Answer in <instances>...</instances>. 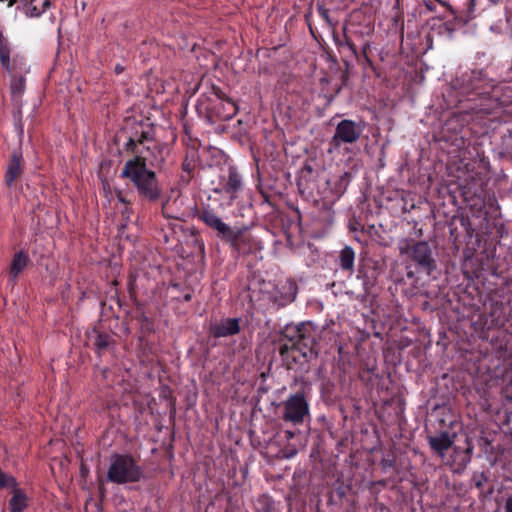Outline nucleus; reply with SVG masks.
Here are the masks:
<instances>
[{
    "label": "nucleus",
    "instance_id": "1",
    "mask_svg": "<svg viewBox=\"0 0 512 512\" xmlns=\"http://www.w3.org/2000/svg\"><path fill=\"white\" fill-rule=\"evenodd\" d=\"M124 150L131 157L125 161L120 178L128 180L135 188L138 197L148 203H156L162 198V187L153 169H161L165 163L163 148L154 144V135L148 125L135 122L130 129L125 128Z\"/></svg>",
    "mask_w": 512,
    "mask_h": 512
},
{
    "label": "nucleus",
    "instance_id": "2",
    "mask_svg": "<svg viewBox=\"0 0 512 512\" xmlns=\"http://www.w3.org/2000/svg\"><path fill=\"white\" fill-rule=\"evenodd\" d=\"M319 331L311 322L287 324L280 331L279 354L288 370L318 357Z\"/></svg>",
    "mask_w": 512,
    "mask_h": 512
},
{
    "label": "nucleus",
    "instance_id": "3",
    "mask_svg": "<svg viewBox=\"0 0 512 512\" xmlns=\"http://www.w3.org/2000/svg\"><path fill=\"white\" fill-rule=\"evenodd\" d=\"M398 248L400 254L409 261L406 265V278L413 285H417L422 277H429L437 270V250L429 242L412 238L402 239Z\"/></svg>",
    "mask_w": 512,
    "mask_h": 512
},
{
    "label": "nucleus",
    "instance_id": "4",
    "mask_svg": "<svg viewBox=\"0 0 512 512\" xmlns=\"http://www.w3.org/2000/svg\"><path fill=\"white\" fill-rule=\"evenodd\" d=\"M144 478L143 468L130 454H114L111 456L107 471V481L122 485L136 483Z\"/></svg>",
    "mask_w": 512,
    "mask_h": 512
},
{
    "label": "nucleus",
    "instance_id": "5",
    "mask_svg": "<svg viewBox=\"0 0 512 512\" xmlns=\"http://www.w3.org/2000/svg\"><path fill=\"white\" fill-rule=\"evenodd\" d=\"M309 391L300 389L282 402V420L293 425H302L310 418Z\"/></svg>",
    "mask_w": 512,
    "mask_h": 512
},
{
    "label": "nucleus",
    "instance_id": "6",
    "mask_svg": "<svg viewBox=\"0 0 512 512\" xmlns=\"http://www.w3.org/2000/svg\"><path fill=\"white\" fill-rule=\"evenodd\" d=\"M238 255L255 254L263 249V244L247 227H234L225 241Z\"/></svg>",
    "mask_w": 512,
    "mask_h": 512
},
{
    "label": "nucleus",
    "instance_id": "7",
    "mask_svg": "<svg viewBox=\"0 0 512 512\" xmlns=\"http://www.w3.org/2000/svg\"><path fill=\"white\" fill-rule=\"evenodd\" d=\"M356 18V15H352L343 27L344 43L336 41L339 46L345 45L351 54H357L355 40L363 44L364 41H367L366 37L370 36L374 30L370 21H358Z\"/></svg>",
    "mask_w": 512,
    "mask_h": 512
},
{
    "label": "nucleus",
    "instance_id": "8",
    "mask_svg": "<svg viewBox=\"0 0 512 512\" xmlns=\"http://www.w3.org/2000/svg\"><path fill=\"white\" fill-rule=\"evenodd\" d=\"M363 130L364 126L360 122L351 119L341 120L336 125L334 135L329 142V152L338 150L343 144L356 143L361 138Z\"/></svg>",
    "mask_w": 512,
    "mask_h": 512
},
{
    "label": "nucleus",
    "instance_id": "9",
    "mask_svg": "<svg viewBox=\"0 0 512 512\" xmlns=\"http://www.w3.org/2000/svg\"><path fill=\"white\" fill-rule=\"evenodd\" d=\"M243 187L244 181L242 175L236 167L229 166L220 174L218 185L213 189V192L219 195L226 194L229 199V204H231L239 197Z\"/></svg>",
    "mask_w": 512,
    "mask_h": 512
},
{
    "label": "nucleus",
    "instance_id": "10",
    "mask_svg": "<svg viewBox=\"0 0 512 512\" xmlns=\"http://www.w3.org/2000/svg\"><path fill=\"white\" fill-rule=\"evenodd\" d=\"M240 331V319L238 318L222 319L219 322L211 323L209 327V333L214 338L234 336Z\"/></svg>",
    "mask_w": 512,
    "mask_h": 512
},
{
    "label": "nucleus",
    "instance_id": "11",
    "mask_svg": "<svg viewBox=\"0 0 512 512\" xmlns=\"http://www.w3.org/2000/svg\"><path fill=\"white\" fill-rule=\"evenodd\" d=\"M24 159L20 150H14L7 164L4 182L8 187H12L15 181L20 178L24 172Z\"/></svg>",
    "mask_w": 512,
    "mask_h": 512
},
{
    "label": "nucleus",
    "instance_id": "12",
    "mask_svg": "<svg viewBox=\"0 0 512 512\" xmlns=\"http://www.w3.org/2000/svg\"><path fill=\"white\" fill-rule=\"evenodd\" d=\"M437 18L442 22L441 28L448 36H451L455 31L463 27L467 23L465 16H458L456 12L451 8L447 7L445 10L437 15Z\"/></svg>",
    "mask_w": 512,
    "mask_h": 512
},
{
    "label": "nucleus",
    "instance_id": "13",
    "mask_svg": "<svg viewBox=\"0 0 512 512\" xmlns=\"http://www.w3.org/2000/svg\"><path fill=\"white\" fill-rule=\"evenodd\" d=\"M220 102L213 107V113L221 121L232 119L238 112L236 103L228 98L221 90L216 91Z\"/></svg>",
    "mask_w": 512,
    "mask_h": 512
},
{
    "label": "nucleus",
    "instance_id": "14",
    "mask_svg": "<svg viewBox=\"0 0 512 512\" xmlns=\"http://www.w3.org/2000/svg\"><path fill=\"white\" fill-rule=\"evenodd\" d=\"M92 334L94 350L99 357L115 350L117 342L111 333L94 328Z\"/></svg>",
    "mask_w": 512,
    "mask_h": 512
},
{
    "label": "nucleus",
    "instance_id": "15",
    "mask_svg": "<svg viewBox=\"0 0 512 512\" xmlns=\"http://www.w3.org/2000/svg\"><path fill=\"white\" fill-rule=\"evenodd\" d=\"M10 52L9 42L0 32V63L6 71L14 73L18 65H24V61L23 58L18 55L11 59Z\"/></svg>",
    "mask_w": 512,
    "mask_h": 512
},
{
    "label": "nucleus",
    "instance_id": "16",
    "mask_svg": "<svg viewBox=\"0 0 512 512\" xmlns=\"http://www.w3.org/2000/svg\"><path fill=\"white\" fill-rule=\"evenodd\" d=\"M19 3L18 9L29 17H39L50 5V0H9L8 6Z\"/></svg>",
    "mask_w": 512,
    "mask_h": 512
},
{
    "label": "nucleus",
    "instance_id": "17",
    "mask_svg": "<svg viewBox=\"0 0 512 512\" xmlns=\"http://www.w3.org/2000/svg\"><path fill=\"white\" fill-rule=\"evenodd\" d=\"M30 263L29 255L26 251H18L14 254L9 267V282L15 285L19 275Z\"/></svg>",
    "mask_w": 512,
    "mask_h": 512
},
{
    "label": "nucleus",
    "instance_id": "18",
    "mask_svg": "<svg viewBox=\"0 0 512 512\" xmlns=\"http://www.w3.org/2000/svg\"><path fill=\"white\" fill-rule=\"evenodd\" d=\"M464 91L467 94L483 95L489 94L484 87V80L482 79L481 71H472L471 74L463 77Z\"/></svg>",
    "mask_w": 512,
    "mask_h": 512
},
{
    "label": "nucleus",
    "instance_id": "19",
    "mask_svg": "<svg viewBox=\"0 0 512 512\" xmlns=\"http://www.w3.org/2000/svg\"><path fill=\"white\" fill-rule=\"evenodd\" d=\"M26 71L25 64L24 65H18L16 72L10 73L12 76L11 79V95L13 101H19L22 97V94L25 91V78L21 74L22 72Z\"/></svg>",
    "mask_w": 512,
    "mask_h": 512
},
{
    "label": "nucleus",
    "instance_id": "20",
    "mask_svg": "<svg viewBox=\"0 0 512 512\" xmlns=\"http://www.w3.org/2000/svg\"><path fill=\"white\" fill-rule=\"evenodd\" d=\"M338 264L342 271L352 275L355 267V251L351 246H344L338 255Z\"/></svg>",
    "mask_w": 512,
    "mask_h": 512
},
{
    "label": "nucleus",
    "instance_id": "21",
    "mask_svg": "<svg viewBox=\"0 0 512 512\" xmlns=\"http://www.w3.org/2000/svg\"><path fill=\"white\" fill-rule=\"evenodd\" d=\"M428 441L431 449L441 455H443V453L453 444V441L447 432H442L439 436H430Z\"/></svg>",
    "mask_w": 512,
    "mask_h": 512
},
{
    "label": "nucleus",
    "instance_id": "22",
    "mask_svg": "<svg viewBox=\"0 0 512 512\" xmlns=\"http://www.w3.org/2000/svg\"><path fill=\"white\" fill-rule=\"evenodd\" d=\"M194 215L205 226L209 225L210 223L221 217L217 210L213 208L210 204H202L200 207L196 209Z\"/></svg>",
    "mask_w": 512,
    "mask_h": 512
},
{
    "label": "nucleus",
    "instance_id": "23",
    "mask_svg": "<svg viewBox=\"0 0 512 512\" xmlns=\"http://www.w3.org/2000/svg\"><path fill=\"white\" fill-rule=\"evenodd\" d=\"M27 507V496L23 490L14 488L13 496L9 500L8 509L10 512H23Z\"/></svg>",
    "mask_w": 512,
    "mask_h": 512
},
{
    "label": "nucleus",
    "instance_id": "24",
    "mask_svg": "<svg viewBox=\"0 0 512 512\" xmlns=\"http://www.w3.org/2000/svg\"><path fill=\"white\" fill-rule=\"evenodd\" d=\"M206 227L215 232L216 236L223 242L227 240L232 230L234 229V227H231L229 224L225 223L221 217Z\"/></svg>",
    "mask_w": 512,
    "mask_h": 512
},
{
    "label": "nucleus",
    "instance_id": "25",
    "mask_svg": "<svg viewBox=\"0 0 512 512\" xmlns=\"http://www.w3.org/2000/svg\"><path fill=\"white\" fill-rule=\"evenodd\" d=\"M351 180L352 174L350 172H344L332 183V193L336 195L337 198H340L346 192Z\"/></svg>",
    "mask_w": 512,
    "mask_h": 512
},
{
    "label": "nucleus",
    "instance_id": "26",
    "mask_svg": "<svg viewBox=\"0 0 512 512\" xmlns=\"http://www.w3.org/2000/svg\"><path fill=\"white\" fill-rule=\"evenodd\" d=\"M370 50V42L369 41H364L363 45H362V49H361V52H358L357 51V54H352L353 56H355V58L357 59V62L362 65V66H368L372 69H374V66H373V61L371 60V58L369 57V52Z\"/></svg>",
    "mask_w": 512,
    "mask_h": 512
},
{
    "label": "nucleus",
    "instance_id": "27",
    "mask_svg": "<svg viewBox=\"0 0 512 512\" xmlns=\"http://www.w3.org/2000/svg\"><path fill=\"white\" fill-rule=\"evenodd\" d=\"M438 6L442 7L443 11L445 10V8H447L444 2L436 0H424L422 3L419 4L418 11L420 15H426L430 12L437 13Z\"/></svg>",
    "mask_w": 512,
    "mask_h": 512
},
{
    "label": "nucleus",
    "instance_id": "28",
    "mask_svg": "<svg viewBox=\"0 0 512 512\" xmlns=\"http://www.w3.org/2000/svg\"><path fill=\"white\" fill-rule=\"evenodd\" d=\"M504 386L502 388V396L507 401H512V369L507 370L503 375Z\"/></svg>",
    "mask_w": 512,
    "mask_h": 512
},
{
    "label": "nucleus",
    "instance_id": "29",
    "mask_svg": "<svg viewBox=\"0 0 512 512\" xmlns=\"http://www.w3.org/2000/svg\"><path fill=\"white\" fill-rule=\"evenodd\" d=\"M287 289L288 291L280 300L277 298L275 300L279 306H285L287 303L293 302L296 298V286L290 284Z\"/></svg>",
    "mask_w": 512,
    "mask_h": 512
},
{
    "label": "nucleus",
    "instance_id": "30",
    "mask_svg": "<svg viewBox=\"0 0 512 512\" xmlns=\"http://www.w3.org/2000/svg\"><path fill=\"white\" fill-rule=\"evenodd\" d=\"M316 9L319 14V16L325 21L328 28H334L335 22L332 21L329 15V10L325 8L324 4L317 2L316 3Z\"/></svg>",
    "mask_w": 512,
    "mask_h": 512
},
{
    "label": "nucleus",
    "instance_id": "31",
    "mask_svg": "<svg viewBox=\"0 0 512 512\" xmlns=\"http://www.w3.org/2000/svg\"><path fill=\"white\" fill-rule=\"evenodd\" d=\"M16 486H17L16 479L13 476H10V475L4 473L0 469V489L6 488V487L15 488Z\"/></svg>",
    "mask_w": 512,
    "mask_h": 512
},
{
    "label": "nucleus",
    "instance_id": "32",
    "mask_svg": "<svg viewBox=\"0 0 512 512\" xmlns=\"http://www.w3.org/2000/svg\"><path fill=\"white\" fill-rule=\"evenodd\" d=\"M471 481L477 489L482 490L484 483L488 481V477L485 472H474Z\"/></svg>",
    "mask_w": 512,
    "mask_h": 512
},
{
    "label": "nucleus",
    "instance_id": "33",
    "mask_svg": "<svg viewBox=\"0 0 512 512\" xmlns=\"http://www.w3.org/2000/svg\"><path fill=\"white\" fill-rule=\"evenodd\" d=\"M333 387H334V385L331 382H329V381L322 384V386H321V394H322V397L325 400L330 398V393H331Z\"/></svg>",
    "mask_w": 512,
    "mask_h": 512
},
{
    "label": "nucleus",
    "instance_id": "34",
    "mask_svg": "<svg viewBox=\"0 0 512 512\" xmlns=\"http://www.w3.org/2000/svg\"><path fill=\"white\" fill-rule=\"evenodd\" d=\"M357 277L359 279H361V278L363 279V283H362L363 284V290H364L365 293H369L370 288L373 286V283L369 280V278L366 275H364V276L361 275V270H359V274H358Z\"/></svg>",
    "mask_w": 512,
    "mask_h": 512
},
{
    "label": "nucleus",
    "instance_id": "35",
    "mask_svg": "<svg viewBox=\"0 0 512 512\" xmlns=\"http://www.w3.org/2000/svg\"><path fill=\"white\" fill-rule=\"evenodd\" d=\"M115 196L120 203L130 205V201L124 196L122 190L115 189Z\"/></svg>",
    "mask_w": 512,
    "mask_h": 512
},
{
    "label": "nucleus",
    "instance_id": "36",
    "mask_svg": "<svg viewBox=\"0 0 512 512\" xmlns=\"http://www.w3.org/2000/svg\"><path fill=\"white\" fill-rule=\"evenodd\" d=\"M504 512H512V495H509L505 500Z\"/></svg>",
    "mask_w": 512,
    "mask_h": 512
},
{
    "label": "nucleus",
    "instance_id": "37",
    "mask_svg": "<svg viewBox=\"0 0 512 512\" xmlns=\"http://www.w3.org/2000/svg\"><path fill=\"white\" fill-rule=\"evenodd\" d=\"M114 70H115V73H116V74H121V73L123 72L124 68H123V66H121V65L117 64V65L115 66V69H114Z\"/></svg>",
    "mask_w": 512,
    "mask_h": 512
},
{
    "label": "nucleus",
    "instance_id": "38",
    "mask_svg": "<svg viewBox=\"0 0 512 512\" xmlns=\"http://www.w3.org/2000/svg\"><path fill=\"white\" fill-rule=\"evenodd\" d=\"M191 299H192V295H191L190 293H186V294L183 296V300H184L185 302H189V301H191Z\"/></svg>",
    "mask_w": 512,
    "mask_h": 512
},
{
    "label": "nucleus",
    "instance_id": "39",
    "mask_svg": "<svg viewBox=\"0 0 512 512\" xmlns=\"http://www.w3.org/2000/svg\"><path fill=\"white\" fill-rule=\"evenodd\" d=\"M393 465V462L392 461H388V462H385L384 463V467H391Z\"/></svg>",
    "mask_w": 512,
    "mask_h": 512
},
{
    "label": "nucleus",
    "instance_id": "40",
    "mask_svg": "<svg viewBox=\"0 0 512 512\" xmlns=\"http://www.w3.org/2000/svg\"><path fill=\"white\" fill-rule=\"evenodd\" d=\"M462 221H463V225H466V223H469V219L468 218H462Z\"/></svg>",
    "mask_w": 512,
    "mask_h": 512
},
{
    "label": "nucleus",
    "instance_id": "41",
    "mask_svg": "<svg viewBox=\"0 0 512 512\" xmlns=\"http://www.w3.org/2000/svg\"><path fill=\"white\" fill-rule=\"evenodd\" d=\"M286 433L288 434L289 438H292L294 436V434L292 432H290V431H287Z\"/></svg>",
    "mask_w": 512,
    "mask_h": 512
},
{
    "label": "nucleus",
    "instance_id": "42",
    "mask_svg": "<svg viewBox=\"0 0 512 512\" xmlns=\"http://www.w3.org/2000/svg\"><path fill=\"white\" fill-rule=\"evenodd\" d=\"M142 318L148 322V318L145 315H142Z\"/></svg>",
    "mask_w": 512,
    "mask_h": 512
},
{
    "label": "nucleus",
    "instance_id": "43",
    "mask_svg": "<svg viewBox=\"0 0 512 512\" xmlns=\"http://www.w3.org/2000/svg\"><path fill=\"white\" fill-rule=\"evenodd\" d=\"M188 168V165H183V170H186Z\"/></svg>",
    "mask_w": 512,
    "mask_h": 512
},
{
    "label": "nucleus",
    "instance_id": "44",
    "mask_svg": "<svg viewBox=\"0 0 512 512\" xmlns=\"http://www.w3.org/2000/svg\"><path fill=\"white\" fill-rule=\"evenodd\" d=\"M188 168V165H183V170H186Z\"/></svg>",
    "mask_w": 512,
    "mask_h": 512
}]
</instances>
